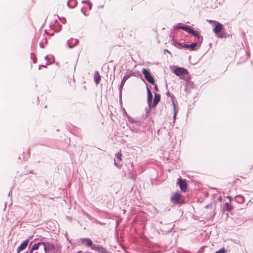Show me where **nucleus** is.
<instances>
[{
    "label": "nucleus",
    "instance_id": "f257e3e1",
    "mask_svg": "<svg viewBox=\"0 0 253 253\" xmlns=\"http://www.w3.org/2000/svg\"><path fill=\"white\" fill-rule=\"evenodd\" d=\"M170 201L174 204H182L183 202L182 195L178 192H175L171 195Z\"/></svg>",
    "mask_w": 253,
    "mask_h": 253
},
{
    "label": "nucleus",
    "instance_id": "f03ea898",
    "mask_svg": "<svg viewBox=\"0 0 253 253\" xmlns=\"http://www.w3.org/2000/svg\"><path fill=\"white\" fill-rule=\"evenodd\" d=\"M208 21L209 23H211L213 25V26H214V28L213 29V32L216 34H217L218 33L220 32L222 30L223 25L218 22L211 20H208Z\"/></svg>",
    "mask_w": 253,
    "mask_h": 253
},
{
    "label": "nucleus",
    "instance_id": "7ed1b4c3",
    "mask_svg": "<svg viewBox=\"0 0 253 253\" xmlns=\"http://www.w3.org/2000/svg\"><path fill=\"white\" fill-rule=\"evenodd\" d=\"M142 72L144 75L146 80L151 84H154L155 81L153 77L152 76L151 74L150 70L144 68L142 70Z\"/></svg>",
    "mask_w": 253,
    "mask_h": 253
},
{
    "label": "nucleus",
    "instance_id": "20e7f679",
    "mask_svg": "<svg viewBox=\"0 0 253 253\" xmlns=\"http://www.w3.org/2000/svg\"><path fill=\"white\" fill-rule=\"evenodd\" d=\"M174 73L176 76L182 77L185 75H187L188 72L187 70L184 68L177 67L174 70Z\"/></svg>",
    "mask_w": 253,
    "mask_h": 253
},
{
    "label": "nucleus",
    "instance_id": "39448f33",
    "mask_svg": "<svg viewBox=\"0 0 253 253\" xmlns=\"http://www.w3.org/2000/svg\"><path fill=\"white\" fill-rule=\"evenodd\" d=\"M114 164L118 167L120 168L122 166V154L121 152H118L115 157Z\"/></svg>",
    "mask_w": 253,
    "mask_h": 253
},
{
    "label": "nucleus",
    "instance_id": "423d86ee",
    "mask_svg": "<svg viewBox=\"0 0 253 253\" xmlns=\"http://www.w3.org/2000/svg\"><path fill=\"white\" fill-rule=\"evenodd\" d=\"M177 183L179 184V187L182 191L185 192L186 191L187 185L185 180H182L180 177L178 179Z\"/></svg>",
    "mask_w": 253,
    "mask_h": 253
},
{
    "label": "nucleus",
    "instance_id": "0eeeda50",
    "mask_svg": "<svg viewBox=\"0 0 253 253\" xmlns=\"http://www.w3.org/2000/svg\"><path fill=\"white\" fill-rule=\"evenodd\" d=\"M92 250L97 251L98 253H110L104 248L100 245H93L92 247Z\"/></svg>",
    "mask_w": 253,
    "mask_h": 253
},
{
    "label": "nucleus",
    "instance_id": "6e6552de",
    "mask_svg": "<svg viewBox=\"0 0 253 253\" xmlns=\"http://www.w3.org/2000/svg\"><path fill=\"white\" fill-rule=\"evenodd\" d=\"M80 241L82 244H84L88 247H90L92 249V247L93 246V244L90 239L88 238H82L80 239Z\"/></svg>",
    "mask_w": 253,
    "mask_h": 253
},
{
    "label": "nucleus",
    "instance_id": "1a4fd4ad",
    "mask_svg": "<svg viewBox=\"0 0 253 253\" xmlns=\"http://www.w3.org/2000/svg\"><path fill=\"white\" fill-rule=\"evenodd\" d=\"M147 93H148V96H147V102L149 105V106L150 107H152V100L153 98L152 94L151 93L150 90L148 87L147 88Z\"/></svg>",
    "mask_w": 253,
    "mask_h": 253
},
{
    "label": "nucleus",
    "instance_id": "9d476101",
    "mask_svg": "<svg viewBox=\"0 0 253 253\" xmlns=\"http://www.w3.org/2000/svg\"><path fill=\"white\" fill-rule=\"evenodd\" d=\"M29 240L27 239L20 245V246L17 248V251L18 252V253H19V252L20 251L23 250L27 247V246H28V244L29 243Z\"/></svg>",
    "mask_w": 253,
    "mask_h": 253
},
{
    "label": "nucleus",
    "instance_id": "9b49d317",
    "mask_svg": "<svg viewBox=\"0 0 253 253\" xmlns=\"http://www.w3.org/2000/svg\"><path fill=\"white\" fill-rule=\"evenodd\" d=\"M130 77V75H126L125 76L122 80V82H121V85L120 86V91H122V90L123 88V86L125 84V82H126V81Z\"/></svg>",
    "mask_w": 253,
    "mask_h": 253
},
{
    "label": "nucleus",
    "instance_id": "f8f14e48",
    "mask_svg": "<svg viewBox=\"0 0 253 253\" xmlns=\"http://www.w3.org/2000/svg\"><path fill=\"white\" fill-rule=\"evenodd\" d=\"M160 97L161 96L160 94L155 93L154 100L153 101V103L152 104V107H155L157 105V104L160 100Z\"/></svg>",
    "mask_w": 253,
    "mask_h": 253
},
{
    "label": "nucleus",
    "instance_id": "ddd939ff",
    "mask_svg": "<svg viewBox=\"0 0 253 253\" xmlns=\"http://www.w3.org/2000/svg\"><path fill=\"white\" fill-rule=\"evenodd\" d=\"M78 40L77 39H75L73 40H72L71 42H70V41H68V44L70 48H72L74 47L75 45H77L78 43Z\"/></svg>",
    "mask_w": 253,
    "mask_h": 253
},
{
    "label": "nucleus",
    "instance_id": "4468645a",
    "mask_svg": "<svg viewBox=\"0 0 253 253\" xmlns=\"http://www.w3.org/2000/svg\"><path fill=\"white\" fill-rule=\"evenodd\" d=\"M197 43H193L191 44H185L183 47L186 48H191L192 50H194L195 47L197 46Z\"/></svg>",
    "mask_w": 253,
    "mask_h": 253
},
{
    "label": "nucleus",
    "instance_id": "2eb2a0df",
    "mask_svg": "<svg viewBox=\"0 0 253 253\" xmlns=\"http://www.w3.org/2000/svg\"><path fill=\"white\" fill-rule=\"evenodd\" d=\"M172 104H173V112H174L173 120L174 122L175 121L176 115L178 112V109H177V108L176 106V105L173 101Z\"/></svg>",
    "mask_w": 253,
    "mask_h": 253
},
{
    "label": "nucleus",
    "instance_id": "dca6fc26",
    "mask_svg": "<svg viewBox=\"0 0 253 253\" xmlns=\"http://www.w3.org/2000/svg\"><path fill=\"white\" fill-rule=\"evenodd\" d=\"M94 80L96 84H98L101 80V77L98 72H96L94 74Z\"/></svg>",
    "mask_w": 253,
    "mask_h": 253
},
{
    "label": "nucleus",
    "instance_id": "f3484780",
    "mask_svg": "<svg viewBox=\"0 0 253 253\" xmlns=\"http://www.w3.org/2000/svg\"><path fill=\"white\" fill-rule=\"evenodd\" d=\"M46 245L47 246V249H48V251L54 250L55 249V246L53 244L49 243V242H46Z\"/></svg>",
    "mask_w": 253,
    "mask_h": 253
},
{
    "label": "nucleus",
    "instance_id": "a211bd4d",
    "mask_svg": "<svg viewBox=\"0 0 253 253\" xmlns=\"http://www.w3.org/2000/svg\"><path fill=\"white\" fill-rule=\"evenodd\" d=\"M42 244H44L43 242H40L37 244H34L33 246L31 251L33 252L34 250H38L39 249V246L40 245H42Z\"/></svg>",
    "mask_w": 253,
    "mask_h": 253
},
{
    "label": "nucleus",
    "instance_id": "6ab92c4d",
    "mask_svg": "<svg viewBox=\"0 0 253 253\" xmlns=\"http://www.w3.org/2000/svg\"><path fill=\"white\" fill-rule=\"evenodd\" d=\"M181 29L186 31L187 32H188L190 33V31L191 30V29L189 27H188V26H182V27H181Z\"/></svg>",
    "mask_w": 253,
    "mask_h": 253
},
{
    "label": "nucleus",
    "instance_id": "aec40b11",
    "mask_svg": "<svg viewBox=\"0 0 253 253\" xmlns=\"http://www.w3.org/2000/svg\"><path fill=\"white\" fill-rule=\"evenodd\" d=\"M190 33H191L193 35H194L195 36H196L198 37V40L199 41L200 39H201V37L198 35V34H197V33L195 31H194V30H193L192 29L190 31Z\"/></svg>",
    "mask_w": 253,
    "mask_h": 253
},
{
    "label": "nucleus",
    "instance_id": "412c9836",
    "mask_svg": "<svg viewBox=\"0 0 253 253\" xmlns=\"http://www.w3.org/2000/svg\"><path fill=\"white\" fill-rule=\"evenodd\" d=\"M43 244H42V245L43 246L44 253H47L48 249H47V246L46 245V243L43 242Z\"/></svg>",
    "mask_w": 253,
    "mask_h": 253
},
{
    "label": "nucleus",
    "instance_id": "4be33fe9",
    "mask_svg": "<svg viewBox=\"0 0 253 253\" xmlns=\"http://www.w3.org/2000/svg\"><path fill=\"white\" fill-rule=\"evenodd\" d=\"M215 253H225V250L224 249H221Z\"/></svg>",
    "mask_w": 253,
    "mask_h": 253
},
{
    "label": "nucleus",
    "instance_id": "5701e85b",
    "mask_svg": "<svg viewBox=\"0 0 253 253\" xmlns=\"http://www.w3.org/2000/svg\"><path fill=\"white\" fill-rule=\"evenodd\" d=\"M226 209L228 211H230V210H231L232 209V207H231V205H230L228 203L226 204Z\"/></svg>",
    "mask_w": 253,
    "mask_h": 253
},
{
    "label": "nucleus",
    "instance_id": "b1692460",
    "mask_svg": "<svg viewBox=\"0 0 253 253\" xmlns=\"http://www.w3.org/2000/svg\"><path fill=\"white\" fill-rule=\"evenodd\" d=\"M182 26H176L174 28L175 29H181V27H182Z\"/></svg>",
    "mask_w": 253,
    "mask_h": 253
},
{
    "label": "nucleus",
    "instance_id": "393cba45",
    "mask_svg": "<svg viewBox=\"0 0 253 253\" xmlns=\"http://www.w3.org/2000/svg\"><path fill=\"white\" fill-rule=\"evenodd\" d=\"M129 121L130 122H132V123H134L135 122V121L133 120V119L132 118H129Z\"/></svg>",
    "mask_w": 253,
    "mask_h": 253
},
{
    "label": "nucleus",
    "instance_id": "a878e982",
    "mask_svg": "<svg viewBox=\"0 0 253 253\" xmlns=\"http://www.w3.org/2000/svg\"><path fill=\"white\" fill-rule=\"evenodd\" d=\"M155 90L158 91V87L157 85H155Z\"/></svg>",
    "mask_w": 253,
    "mask_h": 253
},
{
    "label": "nucleus",
    "instance_id": "bb28decb",
    "mask_svg": "<svg viewBox=\"0 0 253 253\" xmlns=\"http://www.w3.org/2000/svg\"><path fill=\"white\" fill-rule=\"evenodd\" d=\"M88 5H89V9H91V4L90 3H88Z\"/></svg>",
    "mask_w": 253,
    "mask_h": 253
},
{
    "label": "nucleus",
    "instance_id": "cd10ccee",
    "mask_svg": "<svg viewBox=\"0 0 253 253\" xmlns=\"http://www.w3.org/2000/svg\"><path fill=\"white\" fill-rule=\"evenodd\" d=\"M30 253H33V252L31 251V252H30Z\"/></svg>",
    "mask_w": 253,
    "mask_h": 253
}]
</instances>
